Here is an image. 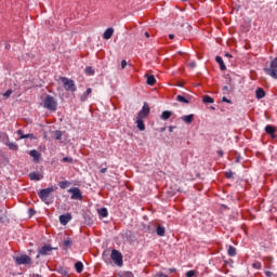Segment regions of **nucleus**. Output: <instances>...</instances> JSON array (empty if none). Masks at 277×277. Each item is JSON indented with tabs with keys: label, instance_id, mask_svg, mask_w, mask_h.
<instances>
[{
	"label": "nucleus",
	"instance_id": "obj_10",
	"mask_svg": "<svg viewBox=\"0 0 277 277\" xmlns=\"http://www.w3.org/2000/svg\"><path fill=\"white\" fill-rule=\"evenodd\" d=\"M70 220H72V215L70 213H67V214H62L60 216V223L63 225V226H66V224H68V222H70Z\"/></svg>",
	"mask_w": 277,
	"mask_h": 277
},
{
	"label": "nucleus",
	"instance_id": "obj_32",
	"mask_svg": "<svg viewBox=\"0 0 277 277\" xmlns=\"http://www.w3.org/2000/svg\"><path fill=\"white\" fill-rule=\"evenodd\" d=\"M62 135H64V133L60 130L54 131V137L55 140H62Z\"/></svg>",
	"mask_w": 277,
	"mask_h": 277
},
{
	"label": "nucleus",
	"instance_id": "obj_8",
	"mask_svg": "<svg viewBox=\"0 0 277 277\" xmlns=\"http://www.w3.org/2000/svg\"><path fill=\"white\" fill-rule=\"evenodd\" d=\"M15 262L17 265H30L31 264V258L29 255H19L15 258Z\"/></svg>",
	"mask_w": 277,
	"mask_h": 277
},
{
	"label": "nucleus",
	"instance_id": "obj_16",
	"mask_svg": "<svg viewBox=\"0 0 277 277\" xmlns=\"http://www.w3.org/2000/svg\"><path fill=\"white\" fill-rule=\"evenodd\" d=\"M136 127L138 131H146V126L144 124V119L136 118Z\"/></svg>",
	"mask_w": 277,
	"mask_h": 277
},
{
	"label": "nucleus",
	"instance_id": "obj_47",
	"mask_svg": "<svg viewBox=\"0 0 277 277\" xmlns=\"http://www.w3.org/2000/svg\"><path fill=\"white\" fill-rule=\"evenodd\" d=\"M101 174H105V172H107V168L101 169Z\"/></svg>",
	"mask_w": 277,
	"mask_h": 277
},
{
	"label": "nucleus",
	"instance_id": "obj_18",
	"mask_svg": "<svg viewBox=\"0 0 277 277\" xmlns=\"http://www.w3.org/2000/svg\"><path fill=\"white\" fill-rule=\"evenodd\" d=\"M215 62L219 63L221 70H226V65L224 64V60H222V56H216Z\"/></svg>",
	"mask_w": 277,
	"mask_h": 277
},
{
	"label": "nucleus",
	"instance_id": "obj_40",
	"mask_svg": "<svg viewBox=\"0 0 277 277\" xmlns=\"http://www.w3.org/2000/svg\"><path fill=\"white\" fill-rule=\"evenodd\" d=\"M222 102L223 103H228L229 105H230V103H233L230 100H228L226 96H224L223 98H222Z\"/></svg>",
	"mask_w": 277,
	"mask_h": 277
},
{
	"label": "nucleus",
	"instance_id": "obj_29",
	"mask_svg": "<svg viewBox=\"0 0 277 277\" xmlns=\"http://www.w3.org/2000/svg\"><path fill=\"white\" fill-rule=\"evenodd\" d=\"M69 185H70V182H68V181H62L58 183V187L61 189H66Z\"/></svg>",
	"mask_w": 277,
	"mask_h": 277
},
{
	"label": "nucleus",
	"instance_id": "obj_38",
	"mask_svg": "<svg viewBox=\"0 0 277 277\" xmlns=\"http://www.w3.org/2000/svg\"><path fill=\"white\" fill-rule=\"evenodd\" d=\"M3 96H5V98H10V96H12V90H8Z\"/></svg>",
	"mask_w": 277,
	"mask_h": 277
},
{
	"label": "nucleus",
	"instance_id": "obj_30",
	"mask_svg": "<svg viewBox=\"0 0 277 277\" xmlns=\"http://www.w3.org/2000/svg\"><path fill=\"white\" fill-rule=\"evenodd\" d=\"M19 140H36V136L34 134H25L19 136Z\"/></svg>",
	"mask_w": 277,
	"mask_h": 277
},
{
	"label": "nucleus",
	"instance_id": "obj_26",
	"mask_svg": "<svg viewBox=\"0 0 277 277\" xmlns=\"http://www.w3.org/2000/svg\"><path fill=\"white\" fill-rule=\"evenodd\" d=\"M75 268H76V272H77L78 274H81V272H83V263H82V262H77V263L75 264Z\"/></svg>",
	"mask_w": 277,
	"mask_h": 277
},
{
	"label": "nucleus",
	"instance_id": "obj_15",
	"mask_svg": "<svg viewBox=\"0 0 277 277\" xmlns=\"http://www.w3.org/2000/svg\"><path fill=\"white\" fill-rule=\"evenodd\" d=\"M114 36V28H107L103 35L104 40H109Z\"/></svg>",
	"mask_w": 277,
	"mask_h": 277
},
{
	"label": "nucleus",
	"instance_id": "obj_11",
	"mask_svg": "<svg viewBox=\"0 0 277 277\" xmlns=\"http://www.w3.org/2000/svg\"><path fill=\"white\" fill-rule=\"evenodd\" d=\"M28 155H30V157H32L34 161H36V163H38V161H40L42 155L36 150V149H32L28 153Z\"/></svg>",
	"mask_w": 277,
	"mask_h": 277
},
{
	"label": "nucleus",
	"instance_id": "obj_19",
	"mask_svg": "<svg viewBox=\"0 0 277 277\" xmlns=\"http://www.w3.org/2000/svg\"><path fill=\"white\" fill-rule=\"evenodd\" d=\"M147 79V85H155V83H157V79L155 78V76H145Z\"/></svg>",
	"mask_w": 277,
	"mask_h": 277
},
{
	"label": "nucleus",
	"instance_id": "obj_54",
	"mask_svg": "<svg viewBox=\"0 0 277 277\" xmlns=\"http://www.w3.org/2000/svg\"><path fill=\"white\" fill-rule=\"evenodd\" d=\"M223 89L228 90V87H223Z\"/></svg>",
	"mask_w": 277,
	"mask_h": 277
},
{
	"label": "nucleus",
	"instance_id": "obj_23",
	"mask_svg": "<svg viewBox=\"0 0 277 277\" xmlns=\"http://www.w3.org/2000/svg\"><path fill=\"white\" fill-rule=\"evenodd\" d=\"M84 72H85V75H88L89 77H94V68H92L91 66H88V67H85V69H84Z\"/></svg>",
	"mask_w": 277,
	"mask_h": 277
},
{
	"label": "nucleus",
	"instance_id": "obj_42",
	"mask_svg": "<svg viewBox=\"0 0 277 277\" xmlns=\"http://www.w3.org/2000/svg\"><path fill=\"white\" fill-rule=\"evenodd\" d=\"M121 68H122V70H124V68H127V62L124 60L121 62Z\"/></svg>",
	"mask_w": 277,
	"mask_h": 277
},
{
	"label": "nucleus",
	"instance_id": "obj_21",
	"mask_svg": "<svg viewBox=\"0 0 277 277\" xmlns=\"http://www.w3.org/2000/svg\"><path fill=\"white\" fill-rule=\"evenodd\" d=\"M156 233H157L158 237H164L166 236V227L158 226L156 229Z\"/></svg>",
	"mask_w": 277,
	"mask_h": 277
},
{
	"label": "nucleus",
	"instance_id": "obj_27",
	"mask_svg": "<svg viewBox=\"0 0 277 277\" xmlns=\"http://www.w3.org/2000/svg\"><path fill=\"white\" fill-rule=\"evenodd\" d=\"M176 101H179V103H184V104H186V105H188V103H189V100L186 98V97L183 96V95H177V96H176Z\"/></svg>",
	"mask_w": 277,
	"mask_h": 277
},
{
	"label": "nucleus",
	"instance_id": "obj_45",
	"mask_svg": "<svg viewBox=\"0 0 277 277\" xmlns=\"http://www.w3.org/2000/svg\"><path fill=\"white\" fill-rule=\"evenodd\" d=\"M17 135H19V137H23V135H25V134H23V130H18Z\"/></svg>",
	"mask_w": 277,
	"mask_h": 277
},
{
	"label": "nucleus",
	"instance_id": "obj_3",
	"mask_svg": "<svg viewBox=\"0 0 277 277\" xmlns=\"http://www.w3.org/2000/svg\"><path fill=\"white\" fill-rule=\"evenodd\" d=\"M61 81L66 92H77V85L75 84V80L68 79L66 77H61Z\"/></svg>",
	"mask_w": 277,
	"mask_h": 277
},
{
	"label": "nucleus",
	"instance_id": "obj_49",
	"mask_svg": "<svg viewBox=\"0 0 277 277\" xmlns=\"http://www.w3.org/2000/svg\"><path fill=\"white\" fill-rule=\"evenodd\" d=\"M219 155H220V157H223L224 156V151L220 150Z\"/></svg>",
	"mask_w": 277,
	"mask_h": 277
},
{
	"label": "nucleus",
	"instance_id": "obj_43",
	"mask_svg": "<svg viewBox=\"0 0 277 277\" xmlns=\"http://www.w3.org/2000/svg\"><path fill=\"white\" fill-rule=\"evenodd\" d=\"M189 68H196V63L192 62L188 64Z\"/></svg>",
	"mask_w": 277,
	"mask_h": 277
},
{
	"label": "nucleus",
	"instance_id": "obj_48",
	"mask_svg": "<svg viewBox=\"0 0 277 277\" xmlns=\"http://www.w3.org/2000/svg\"><path fill=\"white\" fill-rule=\"evenodd\" d=\"M30 277H42V276L39 274H32Z\"/></svg>",
	"mask_w": 277,
	"mask_h": 277
},
{
	"label": "nucleus",
	"instance_id": "obj_4",
	"mask_svg": "<svg viewBox=\"0 0 277 277\" xmlns=\"http://www.w3.org/2000/svg\"><path fill=\"white\" fill-rule=\"evenodd\" d=\"M43 107L50 111H55V109H57V102L55 101V97L47 95L43 100Z\"/></svg>",
	"mask_w": 277,
	"mask_h": 277
},
{
	"label": "nucleus",
	"instance_id": "obj_37",
	"mask_svg": "<svg viewBox=\"0 0 277 277\" xmlns=\"http://www.w3.org/2000/svg\"><path fill=\"white\" fill-rule=\"evenodd\" d=\"M235 173H233V171H227L226 173H225V176H226V179H233V175H234Z\"/></svg>",
	"mask_w": 277,
	"mask_h": 277
},
{
	"label": "nucleus",
	"instance_id": "obj_33",
	"mask_svg": "<svg viewBox=\"0 0 277 277\" xmlns=\"http://www.w3.org/2000/svg\"><path fill=\"white\" fill-rule=\"evenodd\" d=\"M6 145L10 150H18V145H16V143H8Z\"/></svg>",
	"mask_w": 277,
	"mask_h": 277
},
{
	"label": "nucleus",
	"instance_id": "obj_12",
	"mask_svg": "<svg viewBox=\"0 0 277 277\" xmlns=\"http://www.w3.org/2000/svg\"><path fill=\"white\" fill-rule=\"evenodd\" d=\"M30 181H42L44 179V175L40 172H31L29 173Z\"/></svg>",
	"mask_w": 277,
	"mask_h": 277
},
{
	"label": "nucleus",
	"instance_id": "obj_9",
	"mask_svg": "<svg viewBox=\"0 0 277 277\" xmlns=\"http://www.w3.org/2000/svg\"><path fill=\"white\" fill-rule=\"evenodd\" d=\"M53 248H51V246H43L40 250L39 253L37 255V259H40L41 256H47V254H49V252H52Z\"/></svg>",
	"mask_w": 277,
	"mask_h": 277
},
{
	"label": "nucleus",
	"instance_id": "obj_39",
	"mask_svg": "<svg viewBox=\"0 0 277 277\" xmlns=\"http://www.w3.org/2000/svg\"><path fill=\"white\" fill-rule=\"evenodd\" d=\"M63 161H64V162H67V163H72V158H70V157H64V158H63Z\"/></svg>",
	"mask_w": 277,
	"mask_h": 277
},
{
	"label": "nucleus",
	"instance_id": "obj_2",
	"mask_svg": "<svg viewBox=\"0 0 277 277\" xmlns=\"http://www.w3.org/2000/svg\"><path fill=\"white\" fill-rule=\"evenodd\" d=\"M53 192H55V187L53 186L41 189L38 194L40 200H42V202H44L45 205H51V201H49V197L51 196V194H53Z\"/></svg>",
	"mask_w": 277,
	"mask_h": 277
},
{
	"label": "nucleus",
	"instance_id": "obj_52",
	"mask_svg": "<svg viewBox=\"0 0 277 277\" xmlns=\"http://www.w3.org/2000/svg\"><path fill=\"white\" fill-rule=\"evenodd\" d=\"M146 38H150V35L148 32H145Z\"/></svg>",
	"mask_w": 277,
	"mask_h": 277
},
{
	"label": "nucleus",
	"instance_id": "obj_14",
	"mask_svg": "<svg viewBox=\"0 0 277 277\" xmlns=\"http://www.w3.org/2000/svg\"><path fill=\"white\" fill-rule=\"evenodd\" d=\"M181 120H183V122H185V124H192V122H194V115H185L181 117Z\"/></svg>",
	"mask_w": 277,
	"mask_h": 277
},
{
	"label": "nucleus",
	"instance_id": "obj_44",
	"mask_svg": "<svg viewBox=\"0 0 277 277\" xmlns=\"http://www.w3.org/2000/svg\"><path fill=\"white\" fill-rule=\"evenodd\" d=\"M272 275H273V273H272V272H269V271H266V272H265V276H267V277H272Z\"/></svg>",
	"mask_w": 277,
	"mask_h": 277
},
{
	"label": "nucleus",
	"instance_id": "obj_17",
	"mask_svg": "<svg viewBox=\"0 0 277 277\" xmlns=\"http://www.w3.org/2000/svg\"><path fill=\"white\" fill-rule=\"evenodd\" d=\"M255 96L256 98L261 100V98H265V90H263L262 88H258L255 90Z\"/></svg>",
	"mask_w": 277,
	"mask_h": 277
},
{
	"label": "nucleus",
	"instance_id": "obj_20",
	"mask_svg": "<svg viewBox=\"0 0 277 277\" xmlns=\"http://www.w3.org/2000/svg\"><path fill=\"white\" fill-rule=\"evenodd\" d=\"M171 117H172V111L170 110H164L161 114V120H170Z\"/></svg>",
	"mask_w": 277,
	"mask_h": 277
},
{
	"label": "nucleus",
	"instance_id": "obj_25",
	"mask_svg": "<svg viewBox=\"0 0 277 277\" xmlns=\"http://www.w3.org/2000/svg\"><path fill=\"white\" fill-rule=\"evenodd\" d=\"M98 215L101 217H107V215H109V212L107 211V208H102L98 210Z\"/></svg>",
	"mask_w": 277,
	"mask_h": 277
},
{
	"label": "nucleus",
	"instance_id": "obj_6",
	"mask_svg": "<svg viewBox=\"0 0 277 277\" xmlns=\"http://www.w3.org/2000/svg\"><path fill=\"white\" fill-rule=\"evenodd\" d=\"M149 115H150V106L148 105V103H144V105H143L142 109L138 111L136 118L138 120H144Z\"/></svg>",
	"mask_w": 277,
	"mask_h": 277
},
{
	"label": "nucleus",
	"instance_id": "obj_5",
	"mask_svg": "<svg viewBox=\"0 0 277 277\" xmlns=\"http://www.w3.org/2000/svg\"><path fill=\"white\" fill-rule=\"evenodd\" d=\"M111 261H114L115 265L122 267V253L120 251L114 249L110 254Z\"/></svg>",
	"mask_w": 277,
	"mask_h": 277
},
{
	"label": "nucleus",
	"instance_id": "obj_24",
	"mask_svg": "<svg viewBox=\"0 0 277 277\" xmlns=\"http://www.w3.org/2000/svg\"><path fill=\"white\" fill-rule=\"evenodd\" d=\"M265 131L266 133H268V135H274V133H276V128H274L273 126H266Z\"/></svg>",
	"mask_w": 277,
	"mask_h": 277
},
{
	"label": "nucleus",
	"instance_id": "obj_22",
	"mask_svg": "<svg viewBox=\"0 0 277 277\" xmlns=\"http://www.w3.org/2000/svg\"><path fill=\"white\" fill-rule=\"evenodd\" d=\"M227 254L228 256H235L237 254V249L233 246H229L227 250Z\"/></svg>",
	"mask_w": 277,
	"mask_h": 277
},
{
	"label": "nucleus",
	"instance_id": "obj_31",
	"mask_svg": "<svg viewBox=\"0 0 277 277\" xmlns=\"http://www.w3.org/2000/svg\"><path fill=\"white\" fill-rule=\"evenodd\" d=\"M63 246H64L65 248H70V247L72 246V240L69 239V238L65 239V240L63 241Z\"/></svg>",
	"mask_w": 277,
	"mask_h": 277
},
{
	"label": "nucleus",
	"instance_id": "obj_13",
	"mask_svg": "<svg viewBox=\"0 0 277 277\" xmlns=\"http://www.w3.org/2000/svg\"><path fill=\"white\" fill-rule=\"evenodd\" d=\"M91 94H92V88H88L87 91L80 95V101L82 103H85V101H88V98H90Z\"/></svg>",
	"mask_w": 277,
	"mask_h": 277
},
{
	"label": "nucleus",
	"instance_id": "obj_53",
	"mask_svg": "<svg viewBox=\"0 0 277 277\" xmlns=\"http://www.w3.org/2000/svg\"><path fill=\"white\" fill-rule=\"evenodd\" d=\"M225 57H232V55L230 54H225Z\"/></svg>",
	"mask_w": 277,
	"mask_h": 277
},
{
	"label": "nucleus",
	"instance_id": "obj_50",
	"mask_svg": "<svg viewBox=\"0 0 277 277\" xmlns=\"http://www.w3.org/2000/svg\"><path fill=\"white\" fill-rule=\"evenodd\" d=\"M170 40H174V35H169Z\"/></svg>",
	"mask_w": 277,
	"mask_h": 277
},
{
	"label": "nucleus",
	"instance_id": "obj_35",
	"mask_svg": "<svg viewBox=\"0 0 277 277\" xmlns=\"http://www.w3.org/2000/svg\"><path fill=\"white\" fill-rule=\"evenodd\" d=\"M261 267H262L261 262H254V263L252 264V268H253V269H261Z\"/></svg>",
	"mask_w": 277,
	"mask_h": 277
},
{
	"label": "nucleus",
	"instance_id": "obj_36",
	"mask_svg": "<svg viewBox=\"0 0 277 277\" xmlns=\"http://www.w3.org/2000/svg\"><path fill=\"white\" fill-rule=\"evenodd\" d=\"M196 276V271H188L186 273V277H195Z\"/></svg>",
	"mask_w": 277,
	"mask_h": 277
},
{
	"label": "nucleus",
	"instance_id": "obj_1",
	"mask_svg": "<svg viewBox=\"0 0 277 277\" xmlns=\"http://www.w3.org/2000/svg\"><path fill=\"white\" fill-rule=\"evenodd\" d=\"M264 72L272 79H277V57L271 61L269 66L264 68Z\"/></svg>",
	"mask_w": 277,
	"mask_h": 277
},
{
	"label": "nucleus",
	"instance_id": "obj_7",
	"mask_svg": "<svg viewBox=\"0 0 277 277\" xmlns=\"http://www.w3.org/2000/svg\"><path fill=\"white\" fill-rule=\"evenodd\" d=\"M68 193L71 194V200H82L83 195L81 194V189L79 187H72L68 189Z\"/></svg>",
	"mask_w": 277,
	"mask_h": 277
},
{
	"label": "nucleus",
	"instance_id": "obj_51",
	"mask_svg": "<svg viewBox=\"0 0 277 277\" xmlns=\"http://www.w3.org/2000/svg\"><path fill=\"white\" fill-rule=\"evenodd\" d=\"M169 272H170V274H172L173 272H176V269L170 268Z\"/></svg>",
	"mask_w": 277,
	"mask_h": 277
},
{
	"label": "nucleus",
	"instance_id": "obj_41",
	"mask_svg": "<svg viewBox=\"0 0 277 277\" xmlns=\"http://www.w3.org/2000/svg\"><path fill=\"white\" fill-rule=\"evenodd\" d=\"M28 212H29L30 217H31L32 215H36V210H34V209H29Z\"/></svg>",
	"mask_w": 277,
	"mask_h": 277
},
{
	"label": "nucleus",
	"instance_id": "obj_34",
	"mask_svg": "<svg viewBox=\"0 0 277 277\" xmlns=\"http://www.w3.org/2000/svg\"><path fill=\"white\" fill-rule=\"evenodd\" d=\"M119 277H133V273L131 272H123L119 274Z\"/></svg>",
	"mask_w": 277,
	"mask_h": 277
},
{
	"label": "nucleus",
	"instance_id": "obj_46",
	"mask_svg": "<svg viewBox=\"0 0 277 277\" xmlns=\"http://www.w3.org/2000/svg\"><path fill=\"white\" fill-rule=\"evenodd\" d=\"M157 276L158 277H168V275H164L163 273H158Z\"/></svg>",
	"mask_w": 277,
	"mask_h": 277
},
{
	"label": "nucleus",
	"instance_id": "obj_28",
	"mask_svg": "<svg viewBox=\"0 0 277 277\" xmlns=\"http://www.w3.org/2000/svg\"><path fill=\"white\" fill-rule=\"evenodd\" d=\"M202 101H203V103H207V104H213V103H215V100H213V97H211V96H209V95H205V96L202 97Z\"/></svg>",
	"mask_w": 277,
	"mask_h": 277
}]
</instances>
